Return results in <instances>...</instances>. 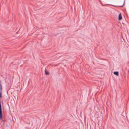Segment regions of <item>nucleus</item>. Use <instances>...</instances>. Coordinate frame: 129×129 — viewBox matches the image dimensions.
Returning <instances> with one entry per match:
<instances>
[{
	"label": "nucleus",
	"mask_w": 129,
	"mask_h": 129,
	"mask_svg": "<svg viewBox=\"0 0 129 129\" xmlns=\"http://www.w3.org/2000/svg\"><path fill=\"white\" fill-rule=\"evenodd\" d=\"M3 116L1 106L0 102V119H1Z\"/></svg>",
	"instance_id": "nucleus-1"
},
{
	"label": "nucleus",
	"mask_w": 129,
	"mask_h": 129,
	"mask_svg": "<svg viewBox=\"0 0 129 129\" xmlns=\"http://www.w3.org/2000/svg\"><path fill=\"white\" fill-rule=\"evenodd\" d=\"M122 18V16H121V13H120L118 15V19L119 20H121Z\"/></svg>",
	"instance_id": "nucleus-2"
},
{
	"label": "nucleus",
	"mask_w": 129,
	"mask_h": 129,
	"mask_svg": "<svg viewBox=\"0 0 129 129\" xmlns=\"http://www.w3.org/2000/svg\"><path fill=\"white\" fill-rule=\"evenodd\" d=\"M114 74L117 76L118 75L119 72L118 71H115L113 73Z\"/></svg>",
	"instance_id": "nucleus-3"
},
{
	"label": "nucleus",
	"mask_w": 129,
	"mask_h": 129,
	"mask_svg": "<svg viewBox=\"0 0 129 129\" xmlns=\"http://www.w3.org/2000/svg\"><path fill=\"white\" fill-rule=\"evenodd\" d=\"M45 74L46 75H48L49 74V73L47 72L46 71V69H45Z\"/></svg>",
	"instance_id": "nucleus-4"
},
{
	"label": "nucleus",
	"mask_w": 129,
	"mask_h": 129,
	"mask_svg": "<svg viewBox=\"0 0 129 129\" xmlns=\"http://www.w3.org/2000/svg\"><path fill=\"white\" fill-rule=\"evenodd\" d=\"M124 3L122 5H121V6H118L119 7H122L124 5Z\"/></svg>",
	"instance_id": "nucleus-5"
},
{
	"label": "nucleus",
	"mask_w": 129,
	"mask_h": 129,
	"mask_svg": "<svg viewBox=\"0 0 129 129\" xmlns=\"http://www.w3.org/2000/svg\"><path fill=\"white\" fill-rule=\"evenodd\" d=\"M3 121H4H4H4V120H3Z\"/></svg>",
	"instance_id": "nucleus-6"
}]
</instances>
